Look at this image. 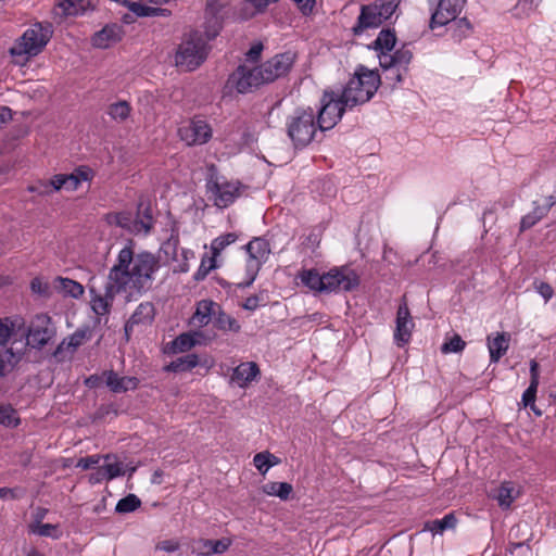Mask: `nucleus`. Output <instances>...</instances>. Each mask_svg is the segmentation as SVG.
<instances>
[{"label":"nucleus","instance_id":"1","mask_svg":"<svg viewBox=\"0 0 556 556\" xmlns=\"http://www.w3.org/2000/svg\"><path fill=\"white\" fill-rule=\"evenodd\" d=\"M160 268V260L151 252L135 253L132 242L124 247L117 254L109 278H151Z\"/></svg>","mask_w":556,"mask_h":556},{"label":"nucleus","instance_id":"2","mask_svg":"<svg viewBox=\"0 0 556 556\" xmlns=\"http://www.w3.org/2000/svg\"><path fill=\"white\" fill-rule=\"evenodd\" d=\"M286 132L294 149L302 150L315 141L319 131L316 111L312 106L294 108L285 122Z\"/></svg>","mask_w":556,"mask_h":556},{"label":"nucleus","instance_id":"3","mask_svg":"<svg viewBox=\"0 0 556 556\" xmlns=\"http://www.w3.org/2000/svg\"><path fill=\"white\" fill-rule=\"evenodd\" d=\"M52 35L51 23L36 22L15 40L9 52L15 59V63L24 65L43 51Z\"/></svg>","mask_w":556,"mask_h":556},{"label":"nucleus","instance_id":"4","mask_svg":"<svg viewBox=\"0 0 556 556\" xmlns=\"http://www.w3.org/2000/svg\"><path fill=\"white\" fill-rule=\"evenodd\" d=\"M381 79L376 71L359 66L340 93L350 108L368 102L377 92Z\"/></svg>","mask_w":556,"mask_h":556},{"label":"nucleus","instance_id":"5","mask_svg":"<svg viewBox=\"0 0 556 556\" xmlns=\"http://www.w3.org/2000/svg\"><path fill=\"white\" fill-rule=\"evenodd\" d=\"M208 50L202 33L192 29L184 35L175 54V63L185 71H194L206 60Z\"/></svg>","mask_w":556,"mask_h":556},{"label":"nucleus","instance_id":"6","mask_svg":"<svg viewBox=\"0 0 556 556\" xmlns=\"http://www.w3.org/2000/svg\"><path fill=\"white\" fill-rule=\"evenodd\" d=\"M400 3L401 0H376L374 3L362 5L357 23L353 27L354 35L379 27L393 15Z\"/></svg>","mask_w":556,"mask_h":556},{"label":"nucleus","instance_id":"7","mask_svg":"<svg viewBox=\"0 0 556 556\" xmlns=\"http://www.w3.org/2000/svg\"><path fill=\"white\" fill-rule=\"evenodd\" d=\"M349 108L341 96L334 91H325L320 98V106L316 111L319 131L332 129L342 118Z\"/></svg>","mask_w":556,"mask_h":556},{"label":"nucleus","instance_id":"8","mask_svg":"<svg viewBox=\"0 0 556 556\" xmlns=\"http://www.w3.org/2000/svg\"><path fill=\"white\" fill-rule=\"evenodd\" d=\"M240 188L239 181H229L217 175H211L206 182L210 199L220 208L228 207L235 202L240 195Z\"/></svg>","mask_w":556,"mask_h":556},{"label":"nucleus","instance_id":"9","mask_svg":"<svg viewBox=\"0 0 556 556\" xmlns=\"http://www.w3.org/2000/svg\"><path fill=\"white\" fill-rule=\"evenodd\" d=\"M56 333L55 326L48 314H37L29 326L25 327L27 344L34 349H41L54 338Z\"/></svg>","mask_w":556,"mask_h":556},{"label":"nucleus","instance_id":"10","mask_svg":"<svg viewBox=\"0 0 556 556\" xmlns=\"http://www.w3.org/2000/svg\"><path fill=\"white\" fill-rule=\"evenodd\" d=\"M228 83L240 93L252 91L254 88L266 84L258 66L253 68L240 65L229 77Z\"/></svg>","mask_w":556,"mask_h":556},{"label":"nucleus","instance_id":"11","mask_svg":"<svg viewBox=\"0 0 556 556\" xmlns=\"http://www.w3.org/2000/svg\"><path fill=\"white\" fill-rule=\"evenodd\" d=\"M245 250L249 254L247 261V276L248 278H256L262 265L269 257V243L264 238L256 237L245 245Z\"/></svg>","mask_w":556,"mask_h":556},{"label":"nucleus","instance_id":"12","mask_svg":"<svg viewBox=\"0 0 556 556\" xmlns=\"http://www.w3.org/2000/svg\"><path fill=\"white\" fill-rule=\"evenodd\" d=\"M178 135L188 146L204 144L212 137V128L206 121L194 117L178 128Z\"/></svg>","mask_w":556,"mask_h":556},{"label":"nucleus","instance_id":"13","mask_svg":"<svg viewBox=\"0 0 556 556\" xmlns=\"http://www.w3.org/2000/svg\"><path fill=\"white\" fill-rule=\"evenodd\" d=\"M295 61V54L291 51L276 54L262 65L260 70L264 76L265 83H271L277 78L285 76L292 67Z\"/></svg>","mask_w":556,"mask_h":556},{"label":"nucleus","instance_id":"14","mask_svg":"<svg viewBox=\"0 0 556 556\" xmlns=\"http://www.w3.org/2000/svg\"><path fill=\"white\" fill-rule=\"evenodd\" d=\"M433 3H435V10L431 15V28L455 21L464 9L466 0H433Z\"/></svg>","mask_w":556,"mask_h":556},{"label":"nucleus","instance_id":"15","mask_svg":"<svg viewBox=\"0 0 556 556\" xmlns=\"http://www.w3.org/2000/svg\"><path fill=\"white\" fill-rule=\"evenodd\" d=\"M554 206L555 210L553 211V216L556 222V198L554 195H547L534 200L532 202V211L521 218L520 231H525L535 226Z\"/></svg>","mask_w":556,"mask_h":556},{"label":"nucleus","instance_id":"16","mask_svg":"<svg viewBox=\"0 0 556 556\" xmlns=\"http://www.w3.org/2000/svg\"><path fill=\"white\" fill-rule=\"evenodd\" d=\"M395 324L394 341L397 346H403L409 342L412 331L415 327L408 306L405 302L400 304L397 308Z\"/></svg>","mask_w":556,"mask_h":556},{"label":"nucleus","instance_id":"17","mask_svg":"<svg viewBox=\"0 0 556 556\" xmlns=\"http://www.w3.org/2000/svg\"><path fill=\"white\" fill-rule=\"evenodd\" d=\"M314 294L338 293L340 290L351 291L359 280H301Z\"/></svg>","mask_w":556,"mask_h":556},{"label":"nucleus","instance_id":"18","mask_svg":"<svg viewBox=\"0 0 556 556\" xmlns=\"http://www.w3.org/2000/svg\"><path fill=\"white\" fill-rule=\"evenodd\" d=\"M124 36L123 26L113 23L105 25L101 30L97 31L92 38V46L99 49H108L122 40Z\"/></svg>","mask_w":556,"mask_h":556},{"label":"nucleus","instance_id":"19","mask_svg":"<svg viewBox=\"0 0 556 556\" xmlns=\"http://www.w3.org/2000/svg\"><path fill=\"white\" fill-rule=\"evenodd\" d=\"M379 64L381 67H396L407 73L408 64L413 59V52L407 46H403L393 53H380Z\"/></svg>","mask_w":556,"mask_h":556},{"label":"nucleus","instance_id":"20","mask_svg":"<svg viewBox=\"0 0 556 556\" xmlns=\"http://www.w3.org/2000/svg\"><path fill=\"white\" fill-rule=\"evenodd\" d=\"M260 368L254 362H245L233 368L229 382L239 388H247L260 376Z\"/></svg>","mask_w":556,"mask_h":556},{"label":"nucleus","instance_id":"21","mask_svg":"<svg viewBox=\"0 0 556 556\" xmlns=\"http://www.w3.org/2000/svg\"><path fill=\"white\" fill-rule=\"evenodd\" d=\"M154 318V306L153 304L146 302L139 304L134 314L130 316L125 325V336L127 340L130 333L134 331L136 326H147L152 323Z\"/></svg>","mask_w":556,"mask_h":556},{"label":"nucleus","instance_id":"22","mask_svg":"<svg viewBox=\"0 0 556 556\" xmlns=\"http://www.w3.org/2000/svg\"><path fill=\"white\" fill-rule=\"evenodd\" d=\"M93 0H56L54 5L55 17L61 20L67 16H77L92 7Z\"/></svg>","mask_w":556,"mask_h":556},{"label":"nucleus","instance_id":"23","mask_svg":"<svg viewBox=\"0 0 556 556\" xmlns=\"http://www.w3.org/2000/svg\"><path fill=\"white\" fill-rule=\"evenodd\" d=\"M106 387L114 393H124L137 389L139 380L136 377L123 376L121 377L113 370L103 372Z\"/></svg>","mask_w":556,"mask_h":556},{"label":"nucleus","instance_id":"24","mask_svg":"<svg viewBox=\"0 0 556 556\" xmlns=\"http://www.w3.org/2000/svg\"><path fill=\"white\" fill-rule=\"evenodd\" d=\"M216 308L219 309V306L212 300L199 301L197 303L195 312L190 318V324L199 328L208 325L212 320V316L217 314Z\"/></svg>","mask_w":556,"mask_h":556},{"label":"nucleus","instance_id":"25","mask_svg":"<svg viewBox=\"0 0 556 556\" xmlns=\"http://www.w3.org/2000/svg\"><path fill=\"white\" fill-rule=\"evenodd\" d=\"M231 545V540L223 538L220 540L201 539L193 545V552L201 556H211L225 553Z\"/></svg>","mask_w":556,"mask_h":556},{"label":"nucleus","instance_id":"26","mask_svg":"<svg viewBox=\"0 0 556 556\" xmlns=\"http://www.w3.org/2000/svg\"><path fill=\"white\" fill-rule=\"evenodd\" d=\"M17 333H25V319L22 316L0 318V345H5L11 336Z\"/></svg>","mask_w":556,"mask_h":556},{"label":"nucleus","instance_id":"27","mask_svg":"<svg viewBox=\"0 0 556 556\" xmlns=\"http://www.w3.org/2000/svg\"><path fill=\"white\" fill-rule=\"evenodd\" d=\"M123 5L138 17L146 16H169L170 10L163 8L149 7L140 1L123 0Z\"/></svg>","mask_w":556,"mask_h":556},{"label":"nucleus","instance_id":"28","mask_svg":"<svg viewBox=\"0 0 556 556\" xmlns=\"http://www.w3.org/2000/svg\"><path fill=\"white\" fill-rule=\"evenodd\" d=\"M509 340V334L505 332L497 333L494 338L488 337V349L490 352L491 363H497L500 358L507 352Z\"/></svg>","mask_w":556,"mask_h":556},{"label":"nucleus","instance_id":"29","mask_svg":"<svg viewBox=\"0 0 556 556\" xmlns=\"http://www.w3.org/2000/svg\"><path fill=\"white\" fill-rule=\"evenodd\" d=\"M199 365H207V362H201L197 354H187L185 356L178 357L175 361L170 362L166 367V371L173 372H185L193 369Z\"/></svg>","mask_w":556,"mask_h":556},{"label":"nucleus","instance_id":"30","mask_svg":"<svg viewBox=\"0 0 556 556\" xmlns=\"http://www.w3.org/2000/svg\"><path fill=\"white\" fill-rule=\"evenodd\" d=\"M299 278H357V275L348 266L334 267L320 275L317 269L302 270Z\"/></svg>","mask_w":556,"mask_h":556},{"label":"nucleus","instance_id":"31","mask_svg":"<svg viewBox=\"0 0 556 556\" xmlns=\"http://www.w3.org/2000/svg\"><path fill=\"white\" fill-rule=\"evenodd\" d=\"M135 220V233L148 235L153 227V215L150 205H138V213Z\"/></svg>","mask_w":556,"mask_h":556},{"label":"nucleus","instance_id":"32","mask_svg":"<svg viewBox=\"0 0 556 556\" xmlns=\"http://www.w3.org/2000/svg\"><path fill=\"white\" fill-rule=\"evenodd\" d=\"M108 481L113 480L117 477L126 473V468L122 462L118 460L115 455H105L104 463L100 465Z\"/></svg>","mask_w":556,"mask_h":556},{"label":"nucleus","instance_id":"33","mask_svg":"<svg viewBox=\"0 0 556 556\" xmlns=\"http://www.w3.org/2000/svg\"><path fill=\"white\" fill-rule=\"evenodd\" d=\"M396 43L395 33L391 29H382L376 40L374 48L380 53H391Z\"/></svg>","mask_w":556,"mask_h":556},{"label":"nucleus","instance_id":"34","mask_svg":"<svg viewBox=\"0 0 556 556\" xmlns=\"http://www.w3.org/2000/svg\"><path fill=\"white\" fill-rule=\"evenodd\" d=\"M202 341L197 340V334H192L191 332H185L179 334L173 342H172V351L173 353H184L195 345H201Z\"/></svg>","mask_w":556,"mask_h":556},{"label":"nucleus","instance_id":"35","mask_svg":"<svg viewBox=\"0 0 556 556\" xmlns=\"http://www.w3.org/2000/svg\"><path fill=\"white\" fill-rule=\"evenodd\" d=\"M18 361L20 356L12 349L0 345V377L11 372Z\"/></svg>","mask_w":556,"mask_h":556},{"label":"nucleus","instance_id":"36","mask_svg":"<svg viewBox=\"0 0 556 556\" xmlns=\"http://www.w3.org/2000/svg\"><path fill=\"white\" fill-rule=\"evenodd\" d=\"M202 35L206 43L217 37L222 29V23L219 18L215 14H208L205 16V21L203 25L198 28Z\"/></svg>","mask_w":556,"mask_h":556},{"label":"nucleus","instance_id":"37","mask_svg":"<svg viewBox=\"0 0 556 556\" xmlns=\"http://www.w3.org/2000/svg\"><path fill=\"white\" fill-rule=\"evenodd\" d=\"M106 113L114 122L124 123L130 116L131 106L127 101L121 100L111 103L108 106Z\"/></svg>","mask_w":556,"mask_h":556},{"label":"nucleus","instance_id":"38","mask_svg":"<svg viewBox=\"0 0 556 556\" xmlns=\"http://www.w3.org/2000/svg\"><path fill=\"white\" fill-rule=\"evenodd\" d=\"M214 324L218 330L225 332L238 333L241 330L239 321L220 309H218V313L215 316Z\"/></svg>","mask_w":556,"mask_h":556},{"label":"nucleus","instance_id":"39","mask_svg":"<svg viewBox=\"0 0 556 556\" xmlns=\"http://www.w3.org/2000/svg\"><path fill=\"white\" fill-rule=\"evenodd\" d=\"M111 286H105L106 293L105 295L94 294L91 298V308L97 316H104L110 312V307L112 304V295L109 294Z\"/></svg>","mask_w":556,"mask_h":556},{"label":"nucleus","instance_id":"40","mask_svg":"<svg viewBox=\"0 0 556 556\" xmlns=\"http://www.w3.org/2000/svg\"><path fill=\"white\" fill-rule=\"evenodd\" d=\"M517 495L518 491L515 489L511 482H503L498 489L496 500L503 509H507L516 500Z\"/></svg>","mask_w":556,"mask_h":556},{"label":"nucleus","instance_id":"41","mask_svg":"<svg viewBox=\"0 0 556 556\" xmlns=\"http://www.w3.org/2000/svg\"><path fill=\"white\" fill-rule=\"evenodd\" d=\"M293 488L288 482H268L263 486V492L270 496H278L280 500H288Z\"/></svg>","mask_w":556,"mask_h":556},{"label":"nucleus","instance_id":"42","mask_svg":"<svg viewBox=\"0 0 556 556\" xmlns=\"http://www.w3.org/2000/svg\"><path fill=\"white\" fill-rule=\"evenodd\" d=\"M91 337L92 331L89 327L79 328L67 339H64L62 345H66L67 348L75 350L83 345L85 342L89 341Z\"/></svg>","mask_w":556,"mask_h":556},{"label":"nucleus","instance_id":"43","mask_svg":"<svg viewBox=\"0 0 556 556\" xmlns=\"http://www.w3.org/2000/svg\"><path fill=\"white\" fill-rule=\"evenodd\" d=\"M20 422L21 419L16 409L9 404H0V425L7 428H15Z\"/></svg>","mask_w":556,"mask_h":556},{"label":"nucleus","instance_id":"44","mask_svg":"<svg viewBox=\"0 0 556 556\" xmlns=\"http://www.w3.org/2000/svg\"><path fill=\"white\" fill-rule=\"evenodd\" d=\"M217 258L218 255H214L213 252H211V255L205 253L193 278H205L211 273V270L218 267Z\"/></svg>","mask_w":556,"mask_h":556},{"label":"nucleus","instance_id":"45","mask_svg":"<svg viewBox=\"0 0 556 556\" xmlns=\"http://www.w3.org/2000/svg\"><path fill=\"white\" fill-rule=\"evenodd\" d=\"M31 532L40 536L52 539H60L62 535L61 530L56 525L37 522L30 527Z\"/></svg>","mask_w":556,"mask_h":556},{"label":"nucleus","instance_id":"46","mask_svg":"<svg viewBox=\"0 0 556 556\" xmlns=\"http://www.w3.org/2000/svg\"><path fill=\"white\" fill-rule=\"evenodd\" d=\"M238 239V236L235 232H228L225 235H222L217 238H215L211 243V252H213L214 255H220L223 250L235 243Z\"/></svg>","mask_w":556,"mask_h":556},{"label":"nucleus","instance_id":"47","mask_svg":"<svg viewBox=\"0 0 556 556\" xmlns=\"http://www.w3.org/2000/svg\"><path fill=\"white\" fill-rule=\"evenodd\" d=\"M141 505V501L135 494H128L124 498L119 500L116 504L115 510L121 514H127L135 511Z\"/></svg>","mask_w":556,"mask_h":556},{"label":"nucleus","instance_id":"48","mask_svg":"<svg viewBox=\"0 0 556 556\" xmlns=\"http://www.w3.org/2000/svg\"><path fill=\"white\" fill-rule=\"evenodd\" d=\"M466 346V342L458 334H454L447 339L441 346L443 354L462 352Z\"/></svg>","mask_w":556,"mask_h":556},{"label":"nucleus","instance_id":"49","mask_svg":"<svg viewBox=\"0 0 556 556\" xmlns=\"http://www.w3.org/2000/svg\"><path fill=\"white\" fill-rule=\"evenodd\" d=\"M270 459H276V456L268 452H262L254 456L253 464L257 470L264 475L270 467L275 466V463H270Z\"/></svg>","mask_w":556,"mask_h":556},{"label":"nucleus","instance_id":"50","mask_svg":"<svg viewBox=\"0 0 556 556\" xmlns=\"http://www.w3.org/2000/svg\"><path fill=\"white\" fill-rule=\"evenodd\" d=\"M61 290L64 294L74 299L79 298L84 293V287L77 280H60Z\"/></svg>","mask_w":556,"mask_h":556},{"label":"nucleus","instance_id":"51","mask_svg":"<svg viewBox=\"0 0 556 556\" xmlns=\"http://www.w3.org/2000/svg\"><path fill=\"white\" fill-rule=\"evenodd\" d=\"M111 222L135 233V220L129 212L116 213Z\"/></svg>","mask_w":556,"mask_h":556},{"label":"nucleus","instance_id":"52","mask_svg":"<svg viewBox=\"0 0 556 556\" xmlns=\"http://www.w3.org/2000/svg\"><path fill=\"white\" fill-rule=\"evenodd\" d=\"M540 0H518L515 10L520 17L529 16L539 7Z\"/></svg>","mask_w":556,"mask_h":556},{"label":"nucleus","instance_id":"53","mask_svg":"<svg viewBox=\"0 0 556 556\" xmlns=\"http://www.w3.org/2000/svg\"><path fill=\"white\" fill-rule=\"evenodd\" d=\"M456 523V519L452 514L445 515L442 519H437L431 522L430 530L439 533L443 532L446 529L454 528Z\"/></svg>","mask_w":556,"mask_h":556},{"label":"nucleus","instance_id":"54","mask_svg":"<svg viewBox=\"0 0 556 556\" xmlns=\"http://www.w3.org/2000/svg\"><path fill=\"white\" fill-rule=\"evenodd\" d=\"M539 384L530 383L528 389L523 392L521 402L525 407H531L536 415H541V412L535 410L534 402L538 392Z\"/></svg>","mask_w":556,"mask_h":556},{"label":"nucleus","instance_id":"55","mask_svg":"<svg viewBox=\"0 0 556 556\" xmlns=\"http://www.w3.org/2000/svg\"><path fill=\"white\" fill-rule=\"evenodd\" d=\"M27 190L38 195H50L53 193V188L49 185V181H38L35 185L28 186Z\"/></svg>","mask_w":556,"mask_h":556},{"label":"nucleus","instance_id":"56","mask_svg":"<svg viewBox=\"0 0 556 556\" xmlns=\"http://www.w3.org/2000/svg\"><path fill=\"white\" fill-rule=\"evenodd\" d=\"M386 74V79L391 80L393 86L403 80V76L406 74L403 70L396 67H381Z\"/></svg>","mask_w":556,"mask_h":556},{"label":"nucleus","instance_id":"57","mask_svg":"<svg viewBox=\"0 0 556 556\" xmlns=\"http://www.w3.org/2000/svg\"><path fill=\"white\" fill-rule=\"evenodd\" d=\"M100 460H101V456H99V455H91V456L83 457V458L78 459L76 467L80 468L83 470H87V469L98 466L100 464Z\"/></svg>","mask_w":556,"mask_h":556},{"label":"nucleus","instance_id":"58","mask_svg":"<svg viewBox=\"0 0 556 556\" xmlns=\"http://www.w3.org/2000/svg\"><path fill=\"white\" fill-rule=\"evenodd\" d=\"M73 175L77 177L79 185L83 181H88L93 177V173L86 166H80L73 172Z\"/></svg>","mask_w":556,"mask_h":556},{"label":"nucleus","instance_id":"59","mask_svg":"<svg viewBox=\"0 0 556 556\" xmlns=\"http://www.w3.org/2000/svg\"><path fill=\"white\" fill-rule=\"evenodd\" d=\"M24 494V491L20 488H0V498H20Z\"/></svg>","mask_w":556,"mask_h":556},{"label":"nucleus","instance_id":"60","mask_svg":"<svg viewBox=\"0 0 556 556\" xmlns=\"http://www.w3.org/2000/svg\"><path fill=\"white\" fill-rule=\"evenodd\" d=\"M263 51V45L261 42L253 45L245 53L247 60L250 62H256Z\"/></svg>","mask_w":556,"mask_h":556},{"label":"nucleus","instance_id":"61","mask_svg":"<svg viewBox=\"0 0 556 556\" xmlns=\"http://www.w3.org/2000/svg\"><path fill=\"white\" fill-rule=\"evenodd\" d=\"M49 185H51V188H53V192L65 189L66 182L64 174L54 175L49 180Z\"/></svg>","mask_w":556,"mask_h":556},{"label":"nucleus","instance_id":"62","mask_svg":"<svg viewBox=\"0 0 556 556\" xmlns=\"http://www.w3.org/2000/svg\"><path fill=\"white\" fill-rule=\"evenodd\" d=\"M397 253L392 248L384 245L383 261L390 265H397Z\"/></svg>","mask_w":556,"mask_h":556},{"label":"nucleus","instance_id":"63","mask_svg":"<svg viewBox=\"0 0 556 556\" xmlns=\"http://www.w3.org/2000/svg\"><path fill=\"white\" fill-rule=\"evenodd\" d=\"M263 301L264 299L260 298L258 295L249 296L247 298L242 306L248 311H254L260 306L261 302Z\"/></svg>","mask_w":556,"mask_h":556},{"label":"nucleus","instance_id":"64","mask_svg":"<svg viewBox=\"0 0 556 556\" xmlns=\"http://www.w3.org/2000/svg\"><path fill=\"white\" fill-rule=\"evenodd\" d=\"M535 288L545 301H548L553 296V289L548 283L542 281Z\"/></svg>","mask_w":556,"mask_h":556}]
</instances>
